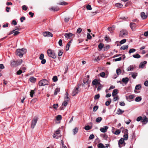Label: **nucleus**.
<instances>
[{"label": "nucleus", "mask_w": 148, "mask_h": 148, "mask_svg": "<svg viewBox=\"0 0 148 148\" xmlns=\"http://www.w3.org/2000/svg\"><path fill=\"white\" fill-rule=\"evenodd\" d=\"M47 53L48 56L53 59L56 58V56L53 51L51 49H48L47 51Z\"/></svg>", "instance_id": "obj_2"}, {"label": "nucleus", "mask_w": 148, "mask_h": 148, "mask_svg": "<svg viewBox=\"0 0 148 148\" xmlns=\"http://www.w3.org/2000/svg\"><path fill=\"white\" fill-rule=\"evenodd\" d=\"M100 97V95L99 94H98L97 95H96L94 97V99L95 100H96L99 98Z\"/></svg>", "instance_id": "obj_50"}, {"label": "nucleus", "mask_w": 148, "mask_h": 148, "mask_svg": "<svg viewBox=\"0 0 148 148\" xmlns=\"http://www.w3.org/2000/svg\"><path fill=\"white\" fill-rule=\"evenodd\" d=\"M22 9L23 10L26 11L27 9V7L25 5H23L22 7Z\"/></svg>", "instance_id": "obj_58"}, {"label": "nucleus", "mask_w": 148, "mask_h": 148, "mask_svg": "<svg viewBox=\"0 0 148 148\" xmlns=\"http://www.w3.org/2000/svg\"><path fill=\"white\" fill-rule=\"evenodd\" d=\"M142 98L140 97H138L136 98L135 99V101L137 102H139L141 101Z\"/></svg>", "instance_id": "obj_38"}, {"label": "nucleus", "mask_w": 148, "mask_h": 148, "mask_svg": "<svg viewBox=\"0 0 148 148\" xmlns=\"http://www.w3.org/2000/svg\"><path fill=\"white\" fill-rule=\"evenodd\" d=\"M111 102V99H110L109 101H107L105 103V105L106 106H108Z\"/></svg>", "instance_id": "obj_45"}, {"label": "nucleus", "mask_w": 148, "mask_h": 148, "mask_svg": "<svg viewBox=\"0 0 148 148\" xmlns=\"http://www.w3.org/2000/svg\"><path fill=\"white\" fill-rule=\"evenodd\" d=\"M89 75L85 76L83 80L84 84H89L90 82V81L89 80Z\"/></svg>", "instance_id": "obj_7"}, {"label": "nucleus", "mask_w": 148, "mask_h": 148, "mask_svg": "<svg viewBox=\"0 0 148 148\" xmlns=\"http://www.w3.org/2000/svg\"><path fill=\"white\" fill-rule=\"evenodd\" d=\"M134 97L133 95H130L129 96H126V99L129 101H131Z\"/></svg>", "instance_id": "obj_11"}, {"label": "nucleus", "mask_w": 148, "mask_h": 148, "mask_svg": "<svg viewBox=\"0 0 148 148\" xmlns=\"http://www.w3.org/2000/svg\"><path fill=\"white\" fill-rule=\"evenodd\" d=\"M67 101L66 100L64 101V102L62 103V105L64 106H66L68 104Z\"/></svg>", "instance_id": "obj_54"}, {"label": "nucleus", "mask_w": 148, "mask_h": 148, "mask_svg": "<svg viewBox=\"0 0 148 148\" xmlns=\"http://www.w3.org/2000/svg\"><path fill=\"white\" fill-rule=\"evenodd\" d=\"M142 122H147L148 121V119L145 116L143 117V118L142 119Z\"/></svg>", "instance_id": "obj_31"}, {"label": "nucleus", "mask_w": 148, "mask_h": 148, "mask_svg": "<svg viewBox=\"0 0 148 148\" xmlns=\"http://www.w3.org/2000/svg\"><path fill=\"white\" fill-rule=\"evenodd\" d=\"M78 130V129L77 127H75L73 129V132L74 135H75L77 132Z\"/></svg>", "instance_id": "obj_36"}, {"label": "nucleus", "mask_w": 148, "mask_h": 148, "mask_svg": "<svg viewBox=\"0 0 148 148\" xmlns=\"http://www.w3.org/2000/svg\"><path fill=\"white\" fill-rule=\"evenodd\" d=\"M92 128V126H91V127H90L89 126V125H87V126H86L85 127H84V129L87 130V131H88V130L90 129H91Z\"/></svg>", "instance_id": "obj_32"}, {"label": "nucleus", "mask_w": 148, "mask_h": 148, "mask_svg": "<svg viewBox=\"0 0 148 148\" xmlns=\"http://www.w3.org/2000/svg\"><path fill=\"white\" fill-rule=\"evenodd\" d=\"M34 93H35V92H34V90H31V91L30 92V95L32 97H33V95H34Z\"/></svg>", "instance_id": "obj_47"}, {"label": "nucleus", "mask_w": 148, "mask_h": 148, "mask_svg": "<svg viewBox=\"0 0 148 148\" xmlns=\"http://www.w3.org/2000/svg\"><path fill=\"white\" fill-rule=\"evenodd\" d=\"M58 4L59 5H67L68 4V3L65 2L63 1L62 2H60Z\"/></svg>", "instance_id": "obj_44"}, {"label": "nucleus", "mask_w": 148, "mask_h": 148, "mask_svg": "<svg viewBox=\"0 0 148 148\" xmlns=\"http://www.w3.org/2000/svg\"><path fill=\"white\" fill-rule=\"evenodd\" d=\"M128 47V45H123L121 47V49L124 50L125 49H127Z\"/></svg>", "instance_id": "obj_27"}, {"label": "nucleus", "mask_w": 148, "mask_h": 148, "mask_svg": "<svg viewBox=\"0 0 148 148\" xmlns=\"http://www.w3.org/2000/svg\"><path fill=\"white\" fill-rule=\"evenodd\" d=\"M65 37L67 38H71L75 36L74 34L71 33H65L64 35Z\"/></svg>", "instance_id": "obj_9"}, {"label": "nucleus", "mask_w": 148, "mask_h": 148, "mask_svg": "<svg viewBox=\"0 0 148 148\" xmlns=\"http://www.w3.org/2000/svg\"><path fill=\"white\" fill-rule=\"evenodd\" d=\"M134 69V67L132 65H131L129 66L127 68V70L128 71H132Z\"/></svg>", "instance_id": "obj_28"}, {"label": "nucleus", "mask_w": 148, "mask_h": 148, "mask_svg": "<svg viewBox=\"0 0 148 148\" xmlns=\"http://www.w3.org/2000/svg\"><path fill=\"white\" fill-rule=\"evenodd\" d=\"M125 143L123 138H121L118 142V144L119 147H121L125 145Z\"/></svg>", "instance_id": "obj_8"}, {"label": "nucleus", "mask_w": 148, "mask_h": 148, "mask_svg": "<svg viewBox=\"0 0 148 148\" xmlns=\"http://www.w3.org/2000/svg\"><path fill=\"white\" fill-rule=\"evenodd\" d=\"M10 65L12 67H16L17 66V62L15 60L11 61L10 62Z\"/></svg>", "instance_id": "obj_17"}, {"label": "nucleus", "mask_w": 148, "mask_h": 148, "mask_svg": "<svg viewBox=\"0 0 148 148\" xmlns=\"http://www.w3.org/2000/svg\"><path fill=\"white\" fill-rule=\"evenodd\" d=\"M141 88V86L140 84L136 85L135 88V90H134L135 92L136 93H138L136 90H140Z\"/></svg>", "instance_id": "obj_20"}, {"label": "nucleus", "mask_w": 148, "mask_h": 148, "mask_svg": "<svg viewBox=\"0 0 148 148\" xmlns=\"http://www.w3.org/2000/svg\"><path fill=\"white\" fill-rule=\"evenodd\" d=\"M49 10L54 12L57 11L59 10V8L58 7H52L49 8Z\"/></svg>", "instance_id": "obj_15"}, {"label": "nucleus", "mask_w": 148, "mask_h": 148, "mask_svg": "<svg viewBox=\"0 0 148 148\" xmlns=\"http://www.w3.org/2000/svg\"><path fill=\"white\" fill-rule=\"evenodd\" d=\"M120 133V131L119 130H117L115 131L114 134L116 135H118Z\"/></svg>", "instance_id": "obj_61"}, {"label": "nucleus", "mask_w": 148, "mask_h": 148, "mask_svg": "<svg viewBox=\"0 0 148 148\" xmlns=\"http://www.w3.org/2000/svg\"><path fill=\"white\" fill-rule=\"evenodd\" d=\"M136 51V50L135 49L132 48L130 49L129 51V53L130 54L131 53H133L134 52Z\"/></svg>", "instance_id": "obj_33"}, {"label": "nucleus", "mask_w": 148, "mask_h": 148, "mask_svg": "<svg viewBox=\"0 0 148 148\" xmlns=\"http://www.w3.org/2000/svg\"><path fill=\"white\" fill-rule=\"evenodd\" d=\"M130 26L132 30L134 31L135 30V28L136 26V25L135 23H131L130 24Z\"/></svg>", "instance_id": "obj_13"}, {"label": "nucleus", "mask_w": 148, "mask_h": 148, "mask_svg": "<svg viewBox=\"0 0 148 148\" xmlns=\"http://www.w3.org/2000/svg\"><path fill=\"white\" fill-rule=\"evenodd\" d=\"M97 146L98 148H104V145L101 143H99Z\"/></svg>", "instance_id": "obj_30"}, {"label": "nucleus", "mask_w": 148, "mask_h": 148, "mask_svg": "<svg viewBox=\"0 0 148 148\" xmlns=\"http://www.w3.org/2000/svg\"><path fill=\"white\" fill-rule=\"evenodd\" d=\"M43 36L44 37H51L53 36V34L49 32H44L42 33Z\"/></svg>", "instance_id": "obj_10"}, {"label": "nucleus", "mask_w": 148, "mask_h": 148, "mask_svg": "<svg viewBox=\"0 0 148 148\" xmlns=\"http://www.w3.org/2000/svg\"><path fill=\"white\" fill-rule=\"evenodd\" d=\"M17 62V66L21 64L23 62V60L21 59H20L17 60L16 61Z\"/></svg>", "instance_id": "obj_25"}, {"label": "nucleus", "mask_w": 148, "mask_h": 148, "mask_svg": "<svg viewBox=\"0 0 148 148\" xmlns=\"http://www.w3.org/2000/svg\"><path fill=\"white\" fill-rule=\"evenodd\" d=\"M100 82H98V80L96 79H94L92 82V85H95V87H97V85L100 84Z\"/></svg>", "instance_id": "obj_12"}, {"label": "nucleus", "mask_w": 148, "mask_h": 148, "mask_svg": "<svg viewBox=\"0 0 148 148\" xmlns=\"http://www.w3.org/2000/svg\"><path fill=\"white\" fill-rule=\"evenodd\" d=\"M49 82L46 79H43L40 81L38 83V85L40 86H42L48 85Z\"/></svg>", "instance_id": "obj_3"}, {"label": "nucleus", "mask_w": 148, "mask_h": 148, "mask_svg": "<svg viewBox=\"0 0 148 148\" xmlns=\"http://www.w3.org/2000/svg\"><path fill=\"white\" fill-rule=\"evenodd\" d=\"M87 38L89 40L91 39L92 38V36L89 33H87Z\"/></svg>", "instance_id": "obj_52"}, {"label": "nucleus", "mask_w": 148, "mask_h": 148, "mask_svg": "<svg viewBox=\"0 0 148 148\" xmlns=\"http://www.w3.org/2000/svg\"><path fill=\"white\" fill-rule=\"evenodd\" d=\"M94 138V135L93 134H91L89 137V139H93Z\"/></svg>", "instance_id": "obj_64"}, {"label": "nucleus", "mask_w": 148, "mask_h": 148, "mask_svg": "<svg viewBox=\"0 0 148 148\" xmlns=\"http://www.w3.org/2000/svg\"><path fill=\"white\" fill-rule=\"evenodd\" d=\"M124 110H122L120 109L119 108L117 111L116 114L118 115H120L124 112Z\"/></svg>", "instance_id": "obj_22"}, {"label": "nucleus", "mask_w": 148, "mask_h": 148, "mask_svg": "<svg viewBox=\"0 0 148 148\" xmlns=\"http://www.w3.org/2000/svg\"><path fill=\"white\" fill-rule=\"evenodd\" d=\"M100 76L101 77H104L105 75V73L104 72H102L100 74Z\"/></svg>", "instance_id": "obj_57"}, {"label": "nucleus", "mask_w": 148, "mask_h": 148, "mask_svg": "<svg viewBox=\"0 0 148 148\" xmlns=\"http://www.w3.org/2000/svg\"><path fill=\"white\" fill-rule=\"evenodd\" d=\"M102 120L101 117H98L96 119V121L97 123H99Z\"/></svg>", "instance_id": "obj_37"}, {"label": "nucleus", "mask_w": 148, "mask_h": 148, "mask_svg": "<svg viewBox=\"0 0 148 148\" xmlns=\"http://www.w3.org/2000/svg\"><path fill=\"white\" fill-rule=\"evenodd\" d=\"M57 134H53V137L54 138H57V139H58L59 137H61V136H58V135H57Z\"/></svg>", "instance_id": "obj_55"}, {"label": "nucleus", "mask_w": 148, "mask_h": 148, "mask_svg": "<svg viewBox=\"0 0 148 148\" xmlns=\"http://www.w3.org/2000/svg\"><path fill=\"white\" fill-rule=\"evenodd\" d=\"M29 80L31 82L34 83L35 82L36 79L34 77H31L30 78Z\"/></svg>", "instance_id": "obj_34"}, {"label": "nucleus", "mask_w": 148, "mask_h": 148, "mask_svg": "<svg viewBox=\"0 0 148 148\" xmlns=\"http://www.w3.org/2000/svg\"><path fill=\"white\" fill-rule=\"evenodd\" d=\"M52 79L53 81L54 82L57 81L58 80V78L57 76H54L52 78Z\"/></svg>", "instance_id": "obj_43"}, {"label": "nucleus", "mask_w": 148, "mask_h": 148, "mask_svg": "<svg viewBox=\"0 0 148 148\" xmlns=\"http://www.w3.org/2000/svg\"><path fill=\"white\" fill-rule=\"evenodd\" d=\"M131 74L132 76L134 79H135L138 75L137 73L134 72H132Z\"/></svg>", "instance_id": "obj_23"}, {"label": "nucleus", "mask_w": 148, "mask_h": 148, "mask_svg": "<svg viewBox=\"0 0 148 148\" xmlns=\"http://www.w3.org/2000/svg\"><path fill=\"white\" fill-rule=\"evenodd\" d=\"M62 119V117L61 115H58L56 116V120L58 121L61 120Z\"/></svg>", "instance_id": "obj_39"}, {"label": "nucleus", "mask_w": 148, "mask_h": 148, "mask_svg": "<svg viewBox=\"0 0 148 148\" xmlns=\"http://www.w3.org/2000/svg\"><path fill=\"white\" fill-rule=\"evenodd\" d=\"M146 61H144L143 62H141L139 65V68H143L144 67L145 65L147 64Z\"/></svg>", "instance_id": "obj_19"}, {"label": "nucleus", "mask_w": 148, "mask_h": 148, "mask_svg": "<svg viewBox=\"0 0 148 148\" xmlns=\"http://www.w3.org/2000/svg\"><path fill=\"white\" fill-rule=\"evenodd\" d=\"M99 86L97 88V90L98 91H99V90H101V88L103 87V86L100 83V84H99Z\"/></svg>", "instance_id": "obj_40"}, {"label": "nucleus", "mask_w": 148, "mask_h": 148, "mask_svg": "<svg viewBox=\"0 0 148 148\" xmlns=\"http://www.w3.org/2000/svg\"><path fill=\"white\" fill-rule=\"evenodd\" d=\"M86 8L87 10H92V8L90 5H88L86 6Z\"/></svg>", "instance_id": "obj_60"}, {"label": "nucleus", "mask_w": 148, "mask_h": 148, "mask_svg": "<svg viewBox=\"0 0 148 148\" xmlns=\"http://www.w3.org/2000/svg\"><path fill=\"white\" fill-rule=\"evenodd\" d=\"M122 60L121 57H120L117 58H116L114 59V60L115 62L117 61H120Z\"/></svg>", "instance_id": "obj_62"}, {"label": "nucleus", "mask_w": 148, "mask_h": 148, "mask_svg": "<svg viewBox=\"0 0 148 148\" xmlns=\"http://www.w3.org/2000/svg\"><path fill=\"white\" fill-rule=\"evenodd\" d=\"M38 120V118L35 117L33 119L31 122V128L32 129H34L36 125Z\"/></svg>", "instance_id": "obj_4"}, {"label": "nucleus", "mask_w": 148, "mask_h": 148, "mask_svg": "<svg viewBox=\"0 0 148 148\" xmlns=\"http://www.w3.org/2000/svg\"><path fill=\"white\" fill-rule=\"evenodd\" d=\"M116 73L118 75H119L121 73V71L119 69H118L116 70Z\"/></svg>", "instance_id": "obj_48"}, {"label": "nucleus", "mask_w": 148, "mask_h": 148, "mask_svg": "<svg viewBox=\"0 0 148 148\" xmlns=\"http://www.w3.org/2000/svg\"><path fill=\"white\" fill-rule=\"evenodd\" d=\"M60 88H56L54 91V95H57L58 92H59L60 91Z\"/></svg>", "instance_id": "obj_41"}, {"label": "nucleus", "mask_w": 148, "mask_h": 148, "mask_svg": "<svg viewBox=\"0 0 148 148\" xmlns=\"http://www.w3.org/2000/svg\"><path fill=\"white\" fill-rule=\"evenodd\" d=\"M129 80V79L128 77H125L124 78H123L122 79V81L124 83L126 84L128 82Z\"/></svg>", "instance_id": "obj_21"}, {"label": "nucleus", "mask_w": 148, "mask_h": 148, "mask_svg": "<svg viewBox=\"0 0 148 148\" xmlns=\"http://www.w3.org/2000/svg\"><path fill=\"white\" fill-rule=\"evenodd\" d=\"M70 44L67 43L66 46V50L68 51L69 50V48L70 47Z\"/></svg>", "instance_id": "obj_56"}, {"label": "nucleus", "mask_w": 148, "mask_h": 148, "mask_svg": "<svg viewBox=\"0 0 148 148\" xmlns=\"http://www.w3.org/2000/svg\"><path fill=\"white\" fill-rule=\"evenodd\" d=\"M44 55L43 54V53H42L40 54V57H39V58L40 60H42V59H44Z\"/></svg>", "instance_id": "obj_59"}, {"label": "nucleus", "mask_w": 148, "mask_h": 148, "mask_svg": "<svg viewBox=\"0 0 148 148\" xmlns=\"http://www.w3.org/2000/svg\"><path fill=\"white\" fill-rule=\"evenodd\" d=\"M79 87L78 86H77L75 87V88L73 90L72 93V95L73 96H74L76 94H77L79 92Z\"/></svg>", "instance_id": "obj_5"}, {"label": "nucleus", "mask_w": 148, "mask_h": 148, "mask_svg": "<svg viewBox=\"0 0 148 148\" xmlns=\"http://www.w3.org/2000/svg\"><path fill=\"white\" fill-rule=\"evenodd\" d=\"M132 56L134 58H139L141 57L138 54L133 55Z\"/></svg>", "instance_id": "obj_29"}, {"label": "nucleus", "mask_w": 148, "mask_h": 148, "mask_svg": "<svg viewBox=\"0 0 148 148\" xmlns=\"http://www.w3.org/2000/svg\"><path fill=\"white\" fill-rule=\"evenodd\" d=\"M98 106H95L93 108V111L94 112H95L97 111V110L98 109Z\"/></svg>", "instance_id": "obj_51"}, {"label": "nucleus", "mask_w": 148, "mask_h": 148, "mask_svg": "<svg viewBox=\"0 0 148 148\" xmlns=\"http://www.w3.org/2000/svg\"><path fill=\"white\" fill-rule=\"evenodd\" d=\"M26 52L27 50L25 49H18L16 51V54L20 58H21L23 57V55Z\"/></svg>", "instance_id": "obj_1"}, {"label": "nucleus", "mask_w": 148, "mask_h": 148, "mask_svg": "<svg viewBox=\"0 0 148 148\" xmlns=\"http://www.w3.org/2000/svg\"><path fill=\"white\" fill-rule=\"evenodd\" d=\"M108 127L107 126H105L103 127H101L100 128V131L102 132L105 133L107 132V130Z\"/></svg>", "instance_id": "obj_16"}, {"label": "nucleus", "mask_w": 148, "mask_h": 148, "mask_svg": "<svg viewBox=\"0 0 148 148\" xmlns=\"http://www.w3.org/2000/svg\"><path fill=\"white\" fill-rule=\"evenodd\" d=\"M103 46L104 45L103 43H100L98 45V48L100 49H101L103 48Z\"/></svg>", "instance_id": "obj_42"}, {"label": "nucleus", "mask_w": 148, "mask_h": 148, "mask_svg": "<svg viewBox=\"0 0 148 148\" xmlns=\"http://www.w3.org/2000/svg\"><path fill=\"white\" fill-rule=\"evenodd\" d=\"M125 134L123 136L124 138L123 139L124 140H127L128 138V130L127 129H125Z\"/></svg>", "instance_id": "obj_14"}, {"label": "nucleus", "mask_w": 148, "mask_h": 148, "mask_svg": "<svg viewBox=\"0 0 148 148\" xmlns=\"http://www.w3.org/2000/svg\"><path fill=\"white\" fill-rule=\"evenodd\" d=\"M115 27L114 26H112V27H109L108 28V29L110 31H113L114 30Z\"/></svg>", "instance_id": "obj_35"}, {"label": "nucleus", "mask_w": 148, "mask_h": 148, "mask_svg": "<svg viewBox=\"0 0 148 148\" xmlns=\"http://www.w3.org/2000/svg\"><path fill=\"white\" fill-rule=\"evenodd\" d=\"M58 43L60 46H62V39H60L59 40L58 42Z\"/></svg>", "instance_id": "obj_63"}, {"label": "nucleus", "mask_w": 148, "mask_h": 148, "mask_svg": "<svg viewBox=\"0 0 148 148\" xmlns=\"http://www.w3.org/2000/svg\"><path fill=\"white\" fill-rule=\"evenodd\" d=\"M140 15L142 18L143 19L146 18L147 17V15H146L144 12H141L140 13Z\"/></svg>", "instance_id": "obj_18"}, {"label": "nucleus", "mask_w": 148, "mask_h": 148, "mask_svg": "<svg viewBox=\"0 0 148 148\" xmlns=\"http://www.w3.org/2000/svg\"><path fill=\"white\" fill-rule=\"evenodd\" d=\"M127 31L125 29H123L121 30L119 34V36L123 37L127 36Z\"/></svg>", "instance_id": "obj_6"}, {"label": "nucleus", "mask_w": 148, "mask_h": 148, "mask_svg": "<svg viewBox=\"0 0 148 148\" xmlns=\"http://www.w3.org/2000/svg\"><path fill=\"white\" fill-rule=\"evenodd\" d=\"M118 93V90L115 89L113 90L112 93V96L113 97L116 95Z\"/></svg>", "instance_id": "obj_24"}, {"label": "nucleus", "mask_w": 148, "mask_h": 148, "mask_svg": "<svg viewBox=\"0 0 148 148\" xmlns=\"http://www.w3.org/2000/svg\"><path fill=\"white\" fill-rule=\"evenodd\" d=\"M115 6L116 7L121 8L123 6V5L121 3H117L115 4Z\"/></svg>", "instance_id": "obj_26"}, {"label": "nucleus", "mask_w": 148, "mask_h": 148, "mask_svg": "<svg viewBox=\"0 0 148 148\" xmlns=\"http://www.w3.org/2000/svg\"><path fill=\"white\" fill-rule=\"evenodd\" d=\"M126 42V40L125 39H124L121 40L120 42V43L121 44H123Z\"/></svg>", "instance_id": "obj_53"}, {"label": "nucleus", "mask_w": 148, "mask_h": 148, "mask_svg": "<svg viewBox=\"0 0 148 148\" xmlns=\"http://www.w3.org/2000/svg\"><path fill=\"white\" fill-rule=\"evenodd\" d=\"M82 31V29L81 28L79 27L77 29L76 32L79 34Z\"/></svg>", "instance_id": "obj_49"}, {"label": "nucleus", "mask_w": 148, "mask_h": 148, "mask_svg": "<svg viewBox=\"0 0 148 148\" xmlns=\"http://www.w3.org/2000/svg\"><path fill=\"white\" fill-rule=\"evenodd\" d=\"M110 48V46L109 45H107L106 46H105L104 47V51L107 50Z\"/></svg>", "instance_id": "obj_46"}]
</instances>
